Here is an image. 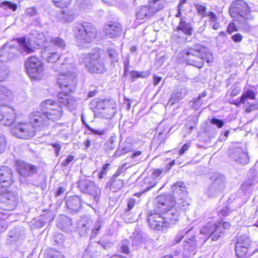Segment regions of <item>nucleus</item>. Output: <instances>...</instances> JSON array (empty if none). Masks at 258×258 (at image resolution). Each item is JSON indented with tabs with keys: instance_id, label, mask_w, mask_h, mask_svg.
Returning a JSON list of instances; mask_svg holds the SVG:
<instances>
[{
	"instance_id": "1",
	"label": "nucleus",
	"mask_w": 258,
	"mask_h": 258,
	"mask_svg": "<svg viewBox=\"0 0 258 258\" xmlns=\"http://www.w3.org/2000/svg\"><path fill=\"white\" fill-rule=\"evenodd\" d=\"M155 206H156V200ZM155 210L156 212L150 213L148 216L149 224L152 229L157 230H163V228L169 227L175 224L177 221L178 213L174 209L161 212L157 210L155 206Z\"/></svg>"
},
{
	"instance_id": "2",
	"label": "nucleus",
	"mask_w": 258,
	"mask_h": 258,
	"mask_svg": "<svg viewBox=\"0 0 258 258\" xmlns=\"http://www.w3.org/2000/svg\"><path fill=\"white\" fill-rule=\"evenodd\" d=\"M18 204L17 194L7 188L0 189V232L6 229L4 220L10 214L9 211L15 209Z\"/></svg>"
},
{
	"instance_id": "3",
	"label": "nucleus",
	"mask_w": 258,
	"mask_h": 258,
	"mask_svg": "<svg viewBox=\"0 0 258 258\" xmlns=\"http://www.w3.org/2000/svg\"><path fill=\"white\" fill-rule=\"evenodd\" d=\"M229 13L232 18L239 16L242 18L236 21L241 24L243 29L250 30V27L246 23V21L253 20L254 16L251 14V9L246 2L243 0L233 1L230 5Z\"/></svg>"
},
{
	"instance_id": "4",
	"label": "nucleus",
	"mask_w": 258,
	"mask_h": 258,
	"mask_svg": "<svg viewBox=\"0 0 258 258\" xmlns=\"http://www.w3.org/2000/svg\"><path fill=\"white\" fill-rule=\"evenodd\" d=\"M59 71L61 72L57 79V84L59 87L65 90V92H73L77 82L74 64L72 62H62Z\"/></svg>"
},
{
	"instance_id": "5",
	"label": "nucleus",
	"mask_w": 258,
	"mask_h": 258,
	"mask_svg": "<svg viewBox=\"0 0 258 258\" xmlns=\"http://www.w3.org/2000/svg\"><path fill=\"white\" fill-rule=\"evenodd\" d=\"M184 59L190 65L201 68L204 66V61L206 60L210 62V60L207 59L208 55H211V53L208 52L205 47L200 44H196L191 47H188L184 50Z\"/></svg>"
},
{
	"instance_id": "6",
	"label": "nucleus",
	"mask_w": 258,
	"mask_h": 258,
	"mask_svg": "<svg viewBox=\"0 0 258 258\" xmlns=\"http://www.w3.org/2000/svg\"><path fill=\"white\" fill-rule=\"evenodd\" d=\"M77 184L80 191L86 194L83 197V203L92 206V205L98 202L101 190L93 181L88 179H82L77 182Z\"/></svg>"
},
{
	"instance_id": "7",
	"label": "nucleus",
	"mask_w": 258,
	"mask_h": 258,
	"mask_svg": "<svg viewBox=\"0 0 258 258\" xmlns=\"http://www.w3.org/2000/svg\"><path fill=\"white\" fill-rule=\"evenodd\" d=\"M90 108L95 114L105 119L112 118L116 111V104L112 99L94 98L90 103Z\"/></svg>"
},
{
	"instance_id": "8",
	"label": "nucleus",
	"mask_w": 258,
	"mask_h": 258,
	"mask_svg": "<svg viewBox=\"0 0 258 258\" xmlns=\"http://www.w3.org/2000/svg\"><path fill=\"white\" fill-rule=\"evenodd\" d=\"M73 32L76 38L81 42L90 43L97 36L95 27L90 23L76 22L73 24Z\"/></svg>"
},
{
	"instance_id": "9",
	"label": "nucleus",
	"mask_w": 258,
	"mask_h": 258,
	"mask_svg": "<svg viewBox=\"0 0 258 258\" xmlns=\"http://www.w3.org/2000/svg\"><path fill=\"white\" fill-rule=\"evenodd\" d=\"M156 206L157 210L161 212L174 209L178 213V220L180 213L187 210L188 204H184L181 199H180V202L175 203V200L172 199L170 195H161L156 198Z\"/></svg>"
},
{
	"instance_id": "10",
	"label": "nucleus",
	"mask_w": 258,
	"mask_h": 258,
	"mask_svg": "<svg viewBox=\"0 0 258 258\" xmlns=\"http://www.w3.org/2000/svg\"><path fill=\"white\" fill-rule=\"evenodd\" d=\"M98 51H92L83 55L82 62L92 73L101 74L105 70L104 63L100 58Z\"/></svg>"
},
{
	"instance_id": "11",
	"label": "nucleus",
	"mask_w": 258,
	"mask_h": 258,
	"mask_svg": "<svg viewBox=\"0 0 258 258\" xmlns=\"http://www.w3.org/2000/svg\"><path fill=\"white\" fill-rule=\"evenodd\" d=\"M40 110L46 115L48 121H56L60 119L63 114L61 106L56 102L48 99L40 105Z\"/></svg>"
},
{
	"instance_id": "12",
	"label": "nucleus",
	"mask_w": 258,
	"mask_h": 258,
	"mask_svg": "<svg viewBox=\"0 0 258 258\" xmlns=\"http://www.w3.org/2000/svg\"><path fill=\"white\" fill-rule=\"evenodd\" d=\"M230 227V224L228 222L222 224L209 222L201 228L200 232L208 238L211 237L212 240L216 241L224 234V229H228Z\"/></svg>"
},
{
	"instance_id": "13",
	"label": "nucleus",
	"mask_w": 258,
	"mask_h": 258,
	"mask_svg": "<svg viewBox=\"0 0 258 258\" xmlns=\"http://www.w3.org/2000/svg\"><path fill=\"white\" fill-rule=\"evenodd\" d=\"M11 133L13 136L24 140L30 139L36 134L34 127L29 122H16L11 128Z\"/></svg>"
},
{
	"instance_id": "14",
	"label": "nucleus",
	"mask_w": 258,
	"mask_h": 258,
	"mask_svg": "<svg viewBox=\"0 0 258 258\" xmlns=\"http://www.w3.org/2000/svg\"><path fill=\"white\" fill-rule=\"evenodd\" d=\"M41 56L44 60L48 63H55L57 60L58 64L62 62H72V58L70 54L67 56L62 55L60 52H58L56 48L52 46L45 47L41 50Z\"/></svg>"
},
{
	"instance_id": "15",
	"label": "nucleus",
	"mask_w": 258,
	"mask_h": 258,
	"mask_svg": "<svg viewBox=\"0 0 258 258\" xmlns=\"http://www.w3.org/2000/svg\"><path fill=\"white\" fill-rule=\"evenodd\" d=\"M26 73L31 78L39 79L44 71L43 63L35 56H30L25 61Z\"/></svg>"
},
{
	"instance_id": "16",
	"label": "nucleus",
	"mask_w": 258,
	"mask_h": 258,
	"mask_svg": "<svg viewBox=\"0 0 258 258\" xmlns=\"http://www.w3.org/2000/svg\"><path fill=\"white\" fill-rule=\"evenodd\" d=\"M212 183L207 190L209 197L213 198L219 195L225 187V177L219 173H214L210 177Z\"/></svg>"
},
{
	"instance_id": "17",
	"label": "nucleus",
	"mask_w": 258,
	"mask_h": 258,
	"mask_svg": "<svg viewBox=\"0 0 258 258\" xmlns=\"http://www.w3.org/2000/svg\"><path fill=\"white\" fill-rule=\"evenodd\" d=\"M235 243V251L237 257L244 256L250 247L251 241L246 234L238 233L234 240Z\"/></svg>"
},
{
	"instance_id": "18",
	"label": "nucleus",
	"mask_w": 258,
	"mask_h": 258,
	"mask_svg": "<svg viewBox=\"0 0 258 258\" xmlns=\"http://www.w3.org/2000/svg\"><path fill=\"white\" fill-rule=\"evenodd\" d=\"M29 120L35 131L44 130L49 124L47 118L41 110L32 112L29 116Z\"/></svg>"
},
{
	"instance_id": "19",
	"label": "nucleus",
	"mask_w": 258,
	"mask_h": 258,
	"mask_svg": "<svg viewBox=\"0 0 258 258\" xmlns=\"http://www.w3.org/2000/svg\"><path fill=\"white\" fill-rule=\"evenodd\" d=\"M16 118L15 110L8 106L0 107V124L10 125Z\"/></svg>"
},
{
	"instance_id": "20",
	"label": "nucleus",
	"mask_w": 258,
	"mask_h": 258,
	"mask_svg": "<svg viewBox=\"0 0 258 258\" xmlns=\"http://www.w3.org/2000/svg\"><path fill=\"white\" fill-rule=\"evenodd\" d=\"M105 35L109 38H115L121 35L122 31L121 24L117 21H109L104 27Z\"/></svg>"
},
{
	"instance_id": "21",
	"label": "nucleus",
	"mask_w": 258,
	"mask_h": 258,
	"mask_svg": "<svg viewBox=\"0 0 258 258\" xmlns=\"http://www.w3.org/2000/svg\"><path fill=\"white\" fill-rule=\"evenodd\" d=\"M57 98L59 103L63 105L69 110H73L77 106L76 98L69 95L68 92H59L57 94Z\"/></svg>"
},
{
	"instance_id": "22",
	"label": "nucleus",
	"mask_w": 258,
	"mask_h": 258,
	"mask_svg": "<svg viewBox=\"0 0 258 258\" xmlns=\"http://www.w3.org/2000/svg\"><path fill=\"white\" fill-rule=\"evenodd\" d=\"M230 158L238 164L245 165L249 162L247 152L240 148L233 149L230 154Z\"/></svg>"
},
{
	"instance_id": "23",
	"label": "nucleus",
	"mask_w": 258,
	"mask_h": 258,
	"mask_svg": "<svg viewBox=\"0 0 258 258\" xmlns=\"http://www.w3.org/2000/svg\"><path fill=\"white\" fill-rule=\"evenodd\" d=\"M174 31H181L185 35L191 36L194 32V27L191 20L186 17H181Z\"/></svg>"
},
{
	"instance_id": "24",
	"label": "nucleus",
	"mask_w": 258,
	"mask_h": 258,
	"mask_svg": "<svg viewBox=\"0 0 258 258\" xmlns=\"http://www.w3.org/2000/svg\"><path fill=\"white\" fill-rule=\"evenodd\" d=\"M37 166L26 162H20L18 164V171L20 175L31 176L37 171Z\"/></svg>"
},
{
	"instance_id": "25",
	"label": "nucleus",
	"mask_w": 258,
	"mask_h": 258,
	"mask_svg": "<svg viewBox=\"0 0 258 258\" xmlns=\"http://www.w3.org/2000/svg\"><path fill=\"white\" fill-rule=\"evenodd\" d=\"M83 198L81 199L79 197L68 196L66 198V203L67 208L70 212H77L82 207V203Z\"/></svg>"
},
{
	"instance_id": "26",
	"label": "nucleus",
	"mask_w": 258,
	"mask_h": 258,
	"mask_svg": "<svg viewBox=\"0 0 258 258\" xmlns=\"http://www.w3.org/2000/svg\"><path fill=\"white\" fill-rule=\"evenodd\" d=\"M14 181L13 172L11 168L6 166L0 167V182L4 184V186H9Z\"/></svg>"
},
{
	"instance_id": "27",
	"label": "nucleus",
	"mask_w": 258,
	"mask_h": 258,
	"mask_svg": "<svg viewBox=\"0 0 258 258\" xmlns=\"http://www.w3.org/2000/svg\"><path fill=\"white\" fill-rule=\"evenodd\" d=\"M192 229L193 227H191L187 230L185 229L178 231L174 238L175 244L180 242L185 236L186 242L189 243V241H194L195 239V235Z\"/></svg>"
},
{
	"instance_id": "28",
	"label": "nucleus",
	"mask_w": 258,
	"mask_h": 258,
	"mask_svg": "<svg viewBox=\"0 0 258 258\" xmlns=\"http://www.w3.org/2000/svg\"><path fill=\"white\" fill-rule=\"evenodd\" d=\"M58 228L64 232H69L74 229L72 220L66 215H60L57 222Z\"/></svg>"
},
{
	"instance_id": "29",
	"label": "nucleus",
	"mask_w": 258,
	"mask_h": 258,
	"mask_svg": "<svg viewBox=\"0 0 258 258\" xmlns=\"http://www.w3.org/2000/svg\"><path fill=\"white\" fill-rule=\"evenodd\" d=\"M131 237L132 239V245L135 248L141 246L146 240L142 231L140 230H135Z\"/></svg>"
},
{
	"instance_id": "30",
	"label": "nucleus",
	"mask_w": 258,
	"mask_h": 258,
	"mask_svg": "<svg viewBox=\"0 0 258 258\" xmlns=\"http://www.w3.org/2000/svg\"><path fill=\"white\" fill-rule=\"evenodd\" d=\"M172 190L174 196L172 197V199H175L178 196L179 198H181V196L185 195L186 192L184 183L182 182H178L174 184L172 187Z\"/></svg>"
},
{
	"instance_id": "31",
	"label": "nucleus",
	"mask_w": 258,
	"mask_h": 258,
	"mask_svg": "<svg viewBox=\"0 0 258 258\" xmlns=\"http://www.w3.org/2000/svg\"><path fill=\"white\" fill-rule=\"evenodd\" d=\"M59 20L62 22H70L75 18V15L73 10L66 9L62 10L58 15Z\"/></svg>"
},
{
	"instance_id": "32",
	"label": "nucleus",
	"mask_w": 258,
	"mask_h": 258,
	"mask_svg": "<svg viewBox=\"0 0 258 258\" xmlns=\"http://www.w3.org/2000/svg\"><path fill=\"white\" fill-rule=\"evenodd\" d=\"M186 90L184 88L176 90L172 93L168 103H170L171 105L174 104L182 99L186 95Z\"/></svg>"
},
{
	"instance_id": "33",
	"label": "nucleus",
	"mask_w": 258,
	"mask_h": 258,
	"mask_svg": "<svg viewBox=\"0 0 258 258\" xmlns=\"http://www.w3.org/2000/svg\"><path fill=\"white\" fill-rule=\"evenodd\" d=\"M123 186V181L122 179L111 177L109 181L106 183V187H110L114 191L120 189Z\"/></svg>"
},
{
	"instance_id": "34",
	"label": "nucleus",
	"mask_w": 258,
	"mask_h": 258,
	"mask_svg": "<svg viewBox=\"0 0 258 258\" xmlns=\"http://www.w3.org/2000/svg\"><path fill=\"white\" fill-rule=\"evenodd\" d=\"M152 15L149 8L146 6L138 8L136 10V18L139 20H144Z\"/></svg>"
},
{
	"instance_id": "35",
	"label": "nucleus",
	"mask_w": 258,
	"mask_h": 258,
	"mask_svg": "<svg viewBox=\"0 0 258 258\" xmlns=\"http://www.w3.org/2000/svg\"><path fill=\"white\" fill-rule=\"evenodd\" d=\"M149 9L153 14L163 8L165 2L164 0H149Z\"/></svg>"
},
{
	"instance_id": "36",
	"label": "nucleus",
	"mask_w": 258,
	"mask_h": 258,
	"mask_svg": "<svg viewBox=\"0 0 258 258\" xmlns=\"http://www.w3.org/2000/svg\"><path fill=\"white\" fill-rule=\"evenodd\" d=\"M13 48L9 44H5L3 47L0 49V57L6 56L5 58L2 59V61H7L12 58L13 53L11 51V49Z\"/></svg>"
},
{
	"instance_id": "37",
	"label": "nucleus",
	"mask_w": 258,
	"mask_h": 258,
	"mask_svg": "<svg viewBox=\"0 0 258 258\" xmlns=\"http://www.w3.org/2000/svg\"><path fill=\"white\" fill-rule=\"evenodd\" d=\"M92 225V222L91 220H83L79 224L78 230L81 236L85 235L89 230L90 227Z\"/></svg>"
},
{
	"instance_id": "38",
	"label": "nucleus",
	"mask_w": 258,
	"mask_h": 258,
	"mask_svg": "<svg viewBox=\"0 0 258 258\" xmlns=\"http://www.w3.org/2000/svg\"><path fill=\"white\" fill-rule=\"evenodd\" d=\"M48 46H52L54 48H56L58 52L63 50L66 47V43L64 41L59 38L55 37L51 40L50 44Z\"/></svg>"
},
{
	"instance_id": "39",
	"label": "nucleus",
	"mask_w": 258,
	"mask_h": 258,
	"mask_svg": "<svg viewBox=\"0 0 258 258\" xmlns=\"http://www.w3.org/2000/svg\"><path fill=\"white\" fill-rule=\"evenodd\" d=\"M132 146L129 143H124L120 145L116 150L114 156L119 157L132 151Z\"/></svg>"
},
{
	"instance_id": "40",
	"label": "nucleus",
	"mask_w": 258,
	"mask_h": 258,
	"mask_svg": "<svg viewBox=\"0 0 258 258\" xmlns=\"http://www.w3.org/2000/svg\"><path fill=\"white\" fill-rule=\"evenodd\" d=\"M143 183V192H145L154 187L157 182L153 179V177L148 176L144 179Z\"/></svg>"
},
{
	"instance_id": "41",
	"label": "nucleus",
	"mask_w": 258,
	"mask_h": 258,
	"mask_svg": "<svg viewBox=\"0 0 258 258\" xmlns=\"http://www.w3.org/2000/svg\"><path fill=\"white\" fill-rule=\"evenodd\" d=\"M150 74L151 73L149 71L144 72L132 71L131 73L132 81L134 82L138 78H146L148 77Z\"/></svg>"
},
{
	"instance_id": "42",
	"label": "nucleus",
	"mask_w": 258,
	"mask_h": 258,
	"mask_svg": "<svg viewBox=\"0 0 258 258\" xmlns=\"http://www.w3.org/2000/svg\"><path fill=\"white\" fill-rule=\"evenodd\" d=\"M15 41L17 42L24 51L28 53H31L33 51V49L28 46L25 38L17 39Z\"/></svg>"
},
{
	"instance_id": "43",
	"label": "nucleus",
	"mask_w": 258,
	"mask_h": 258,
	"mask_svg": "<svg viewBox=\"0 0 258 258\" xmlns=\"http://www.w3.org/2000/svg\"><path fill=\"white\" fill-rule=\"evenodd\" d=\"M12 94V92L8 90L6 87L0 86V103H2V100H5L6 97L10 96Z\"/></svg>"
},
{
	"instance_id": "44",
	"label": "nucleus",
	"mask_w": 258,
	"mask_h": 258,
	"mask_svg": "<svg viewBox=\"0 0 258 258\" xmlns=\"http://www.w3.org/2000/svg\"><path fill=\"white\" fill-rule=\"evenodd\" d=\"M0 7L5 10L10 9L14 12L16 11L17 9V6L15 4L9 1L2 2L0 5Z\"/></svg>"
},
{
	"instance_id": "45",
	"label": "nucleus",
	"mask_w": 258,
	"mask_h": 258,
	"mask_svg": "<svg viewBox=\"0 0 258 258\" xmlns=\"http://www.w3.org/2000/svg\"><path fill=\"white\" fill-rule=\"evenodd\" d=\"M54 5L58 8H66L71 3L72 0H52Z\"/></svg>"
},
{
	"instance_id": "46",
	"label": "nucleus",
	"mask_w": 258,
	"mask_h": 258,
	"mask_svg": "<svg viewBox=\"0 0 258 258\" xmlns=\"http://www.w3.org/2000/svg\"><path fill=\"white\" fill-rule=\"evenodd\" d=\"M46 258H64V257L60 252L51 249L48 250Z\"/></svg>"
},
{
	"instance_id": "47",
	"label": "nucleus",
	"mask_w": 258,
	"mask_h": 258,
	"mask_svg": "<svg viewBox=\"0 0 258 258\" xmlns=\"http://www.w3.org/2000/svg\"><path fill=\"white\" fill-rule=\"evenodd\" d=\"M95 252L93 247L91 245H89L85 249L82 258H93L95 255Z\"/></svg>"
},
{
	"instance_id": "48",
	"label": "nucleus",
	"mask_w": 258,
	"mask_h": 258,
	"mask_svg": "<svg viewBox=\"0 0 258 258\" xmlns=\"http://www.w3.org/2000/svg\"><path fill=\"white\" fill-rule=\"evenodd\" d=\"M130 242L128 240H123L120 244V248L122 252L125 254H128L130 252L129 248Z\"/></svg>"
},
{
	"instance_id": "49",
	"label": "nucleus",
	"mask_w": 258,
	"mask_h": 258,
	"mask_svg": "<svg viewBox=\"0 0 258 258\" xmlns=\"http://www.w3.org/2000/svg\"><path fill=\"white\" fill-rule=\"evenodd\" d=\"M196 8L198 11V14L202 17H206L207 12V8L206 6L202 5L197 4L196 5Z\"/></svg>"
},
{
	"instance_id": "50",
	"label": "nucleus",
	"mask_w": 258,
	"mask_h": 258,
	"mask_svg": "<svg viewBox=\"0 0 258 258\" xmlns=\"http://www.w3.org/2000/svg\"><path fill=\"white\" fill-rule=\"evenodd\" d=\"M7 140L5 136L0 134V154L4 152L6 148Z\"/></svg>"
},
{
	"instance_id": "51",
	"label": "nucleus",
	"mask_w": 258,
	"mask_h": 258,
	"mask_svg": "<svg viewBox=\"0 0 258 258\" xmlns=\"http://www.w3.org/2000/svg\"><path fill=\"white\" fill-rule=\"evenodd\" d=\"M102 223L100 221H97L94 225L93 229L92 230V234L91 235V237H94L98 234L100 227H101Z\"/></svg>"
},
{
	"instance_id": "52",
	"label": "nucleus",
	"mask_w": 258,
	"mask_h": 258,
	"mask_svg": "<svg viewBox=\"0 0 258 258\" xmlns=\"http://www.w3.org/2000/svg\"><path fill=\"white\" fill-rule=\"evenodd\" d=\"M109 165V164L106 163L103 166L98 174V177L99 179H102L106 175L107 171V169Z\"/></svg>"
},
{
	"instance_id": "53",
	"label": "nucleus",
	"mask_w": 258,
	"mask_h": 258,
	"mask_svg": "<svg viewBox=\"0 0 258 258\" xmlns=\"http://www.w3.org/2000/svg\"><path fill=\"white\" fill-rule=\"evenodd\" d=\"M231 91L230 93L231 96H235L237 95L240 92L241 88L237 84L233 85L231 87Z\"/></svg>"
},
{
	"instance_id": "54",
	"label": "nucleus",
	"mask_w": 258,
	"mask_h": 258,
	"mask_svg": "<svg viewBox=\"0 0 258 258\" xmlns=\"http://www.w3.org/2000/svg\"><path fill=\"white\" fill-rule=\"evenodd\" d=\"M200 97H198L192 101V107L198 109L203 104V101Z\"/></svg>"
},
{
	"instance_id": "55",
	"label": "nucleus",
	"mask_w": 258,
	"mask_h": 258,
	"mask_svg": "<svg viewBox=\"0 0 258 258\" xmlns=\"http://www.w3.org/2000/svg\"><path fill=\"white\" fill-rule=\"evenodd\" d=\"M75 159V157L73 155H68L67 158L61 163V166L62 167H67L69 164L73 161Z\"/></svg>"
},
{
	"instance_id": "56",
	"label": "nucleus",
	"mask_w": 258,
	"mask_h": 258,
	"mask_svg": "<svg viewBox=\"0 0 258 258\" xmlns=\"http://www.w3.org/2000/svg\"><path fill=\"white\" fill-rule=\"evenodd\" d=\"M211 123L213 124L217 125V126L219 128L222 127L224 124V122L223 120L219 119H217L216 118H213L211 120Z\"/></svg>"
},
{
	"instance_id": "57",
	"label": "nucleus",
	"mask_w": 258,
	"mask_h": 258,
	"mask_svg": "<svg viewBox=\"0 0 258 258\" xmlns=\"http://www.w3.org/2000/svg\"><path fill=\"white\" fill-rule=\"evenodd\" d=\"M238 31V28L234 23L231 22L228 24L227 28V31L228 33L231 34L233 31Z\"/></svg>"
},
{
	"instance_id": "58",
	"label": "nucleus",
	"mask_w": 258,
	"mask_h": 258,
	"mask_svg": "<svg viewBox=\"0 0 258 258\" xmlns=\"http://www.w3.org/2000/svg\"><path fill=\"white\" fill-rule=\"evenodd\" d=\"M114 139L111 137L110 138L107 143L106 144V146L108 149L112 150L115 149V145L114 144Z\"/></svg>"
},
{
	"instance_id": "59",
	"label": "nucleus",
	"mask_w": 258,
	"mask_h": 258,
	"mask_svg": "<svg viewBox=\"0 0 258 258\" xmlns=\"http://www.w3.org/2000/svg\"><path fill=\"white\" fill-rule=\"evenodd\" d=\"M206 16L209 17V21L211 22L214 23L217 21V17L215 14L212 11H208L207 12Z\"/></svg>"
},
{
	"instance_id": "60",
	"label": "nucleus",
	"mask_w": 258,
	"mask_h": 258,
	"mask_svg": "<svg viewBox=\"0 0 258 258\" xmlns=\"http://www.w3.org/2000/svg\"><path fill=\"white\" fill-rule=\"evenodd\" d=\"M87 127L88 128V129L89 131H90L92 132V133H93L95 135H98L101 136V135H103L106 132V131L104 130H95V129H93V128L90 127L88 125H87Z\"/></svg>"
},
{
	"instance_id": "61",
	"label": "nucleus",
	"mask_w": 258,
	"mask_h": 258,
	"mask_svg": "<svg viewBox=\"0 0 258 258\" xmlns=\"http://www.w3.org/2000/svg\"><path fill=\"white\" fill-rule=\"evenodd\" d=\"M108 55L109 57L112 59L114 61H117V54L114 49H109L108 51Z\"/></svg>"
},
{
	"instance_id": "62",
	"label": "nucleus",
	"mask_w": 258,
	"mask_h": 258,
	"mask_svg": "<svg viewBox=\"0 0 258 258\" xmlns=\"http://www.w3.org/2000/svg\"><path fill=\"white\" fill-rule=\"evenodd\" d=\"M162 171L163 170L160 169H157L152 172L151 177H153V179L155 180L156 178L160 176L162 173Z\"/></svg>"
},
{
	"instance_id": "63",
	"label": "nucleus",
	"mask_w": 258,
	"mask_h": 258,
	"mask_svg": "<svg viewBox=\"0 0 258 258\" xmlns=\"http://www.w3.org/2000/svg\"><path fill=\"white\" fill-rule=\"evenodd\" d=\"M125 165L126 164H123L112 176L113 177V178H117L118 176L124 171Z\"/></svg>"
},
{
	"instance_id": "64",
	"label": "nucleus",
	"mask_w": 258,
	"mask_h": 258,
	"mask_svg": "<svg viewBox=\"0 0 258 258\" xmlns=\"http://www.w3.org/2000/svg\"><path fill=\"white\" fill-rule=\"evenodd\" d=\"M243 36L240 33H236L232 36L231 39L235 42L238 43L241 41Z\"/></svg>"
}]
</instances>
